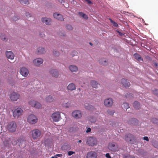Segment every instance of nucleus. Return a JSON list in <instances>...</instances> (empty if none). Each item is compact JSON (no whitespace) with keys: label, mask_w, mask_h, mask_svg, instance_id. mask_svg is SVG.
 Here are the masks:
<instances>
[{"label":"nucleus","mask_w":158,"mask_h":158,"mask_svg":"<svg viewBox=\"0 0 158 158\" xmlns=\"http://www.w3.org/2000/svg\"><path fill=\"white\" fill-rule=\"evenodd\" d=\"M64 6L66 7V8H67L68 7V5H67V6Z\"/></svg>","instance_id":"680f3d73"},{"label":"nucleus","mask_w":158,"mask_h":158,"mask_svg":"<svg viewBox=\"0 0 158 158\" xmlns=\"http://www.w3.org/2000/svg\"><path fill=\"white\" fill-rule=\"evenodd\" d=\"M78 142L79 143H81V140H79L78 141Z\"/></svg>","instance_id":"13d9d810"},{"label":"nucleus","mask_w":158,"mask_h":158,"mask_svg":"<svg viewBox=\"0 0 158 158\" xmlns=\"http://www.w3.org/2000/svg\"><path fill=\"white\" fill-rule=\"evenodd\" d=\"M113 103V100L110 98L105 99L104 101L105 105L107 107H110L111 106Z\"/></svg>","instance_id":"9b49d317"},{"label":"nucleus","mask_w":158,"mask_h":158,"mask_svg":"<svg viewBox=\"0 0 158 158\" xmlns=\"http://www.w3.org/2000/svg\"><path fill=\"white\" fill-rule=\"evenodd\" d=\"M36 101H35L33 100H31L29 101L28 102L29 104L32 107H34V105L36 102Z\"/></svg>","instance_id":"72a5a7b5"},{"label":"nucleus","mask_w":158,"mask_h":158,"mask_svg":"<svg viewBox=\"0 0 158 158\" xmlns=\"http://www.w3.org/2000/svg\"><path fill=\"white\" fill-rule=\"evenodd\" d=\"M91 84L92 87L94 88H96L98 87V83L95 81H91Z\"/></svg>","instance_id":"c756f323"},{"label":"nucleus","mask_w":158,"mask_h":158,"mask_svg":"<svg viewBox=\"0 0 158 158\" xmlns=\"http://www.w3.org/2000/svg\"><path fill=\"white\" fill-rule=\"evenodd\" d=\"M25 82H26V83H27V81H25Z\"/></svg>","instance_id":"0e129e2a"},{"label":"nucleus","mask_w":158,"mask_h":158,"mask_svg":"<svg viewBox=\"0 0 158 158\" xmlns=\"http://www.w3.org/2000/svg\"><path fill=\"white\" fill-rule=\"evenodd\" d=\"M109 20H110V22L112 24V25L114 26L115 27H118V25L117 23H116L114 21H113L110 18L109 19Z\"/></svg>","instance_id":"e433bc0d"},{"label":"nucleus","mask_w":158,"mask_h":158,"mask_svg":"<svg viewBox=\"0 0 158 158\" xmlns=\"http://www.w3.org/2000/svg\"><path fill=\"white\" fill-rule=\"evenodd\" d=\"M27 122L31 124H34L38 121V118L37 117L33 114L29 115L27 117Z\"/></svg>","instance_id":"7ed1b4c3"},{"label":"nucleus","mask_w":158,"mask_h":158,"mask_svg":"<svg viewBox=\"0 0 158 158\" xmlns=\"http://www.w3.org/2000/svg\"><path fill=\"white\" fill-rule=\"evenodd\" d=\"M20 3L22 5H28L29 3L28 0H19Z\"/></svg>","instance_id":"f704fd0d"},{"label":"nucleus","mask_w":158,"mask_h":158,"mask_svg":"<svg viewBox=\"0 0 158 158\" xmlns=\"http://www.w3.org/2000/svg\"><path fill=\"white\" fill-rule=\"evenodd\" d=\"M121 83L126 88H128L130 85V84L128 81L124 78L122 79Z\"/></svg>","instance_id":"f8f14e48"},{"label":"nucleus","mask_w":158,"mask_h":158,"mask_svg":"<svg viewBox=\"0 0 158 158\" xmlns=\"http://www.w3.org/2000/svg\"><path fill=\"white\" fill-rule=\"evenodd\" d=\"M114 110H108L107 111V113L108 114L112 115H113L114 113Z\"/></svg>","instance_id":"ea45409f"},{"label":"nucleus","mask_w":158,"mask_h":158,"mask_svg":"<svg viewBox=\"0 0 158 158\" xmlns=\"http://www.w3.org/2000/svg\"><path fill=\"white\" fill-rule=\"evenodd\" d=\"M152 93L158 96V90L157 89H155L152 91Z\"/></svg>","instance_id":"a19ab883"},{"label":"nucleus","mask_w":158,"mask_h":158,"mask_svg":"<svg viewBox=\"0 0 158 158\" xmlns=\"http://www.w3.org/2000/svg\"><path fill=\"white\" fill-rule=\"evenodd\" d=\"M54 17L56 19H57L59 21H62L64 19L62 15L60 14H58L57 13H55L53 14Z\"/></svg>","instance_id":"dca6fc26"},{"label":"nucleus","mask_w":158,"mask_h":158,"mask_svg":"<svg viewBox=\"0 0 158 158\" xmlns=\"http://www.w3.org/2000/svg\"><path fill=\"white\" fill-rule=\"evenodd\" d=\"M143 139L144 140H145L147 141H149V139H148V137L147 136H144L143 137Z\"/></svg>","instance_id":"3c124183"},{"label":"nucleus","mask_w":158,"mask_h":158,"mask_svg":"<svg viewBox=\"0 0 158 158\" xmlns=\"http://www.w3.org/2000/svg\"><path fill=\"white\" fill-rule=\"evenodd\" d=\"M38 53L43 54L45 52V50L44 48L42 47H39L37 49Z\"/></svg>","instance_id":"bb28decb"},{"label":"nucleus","mask_w":158,"mask_h":158,"mask_svg":"<svg viewBox=\"0 0 158 158\" xmlns=\"http://www.w3.org/2000/svg\"><path fill=\"white\" fill-rule=\"evenodd\" d=\"M86 143L89 146H93L97 144V141L96 138L90 137L87 139Z\"/></svg>","instance_id":"20e7f679"},{"label":"nucleus","mask_w":158,"mask_h":158,"mask_svg":"<svg viewBox=\"0 0 158 158\" xmlns=\"http://www.w3.org/2000/svg\"><path fill=\"white\" fill-rule=\"evenodd\" d=\"M154 65L156 67H157L158 66V64L157 63H155L154 64Z\"/></svg>","instance_id":"5fc2aeb1"},{"label":"nucleus","mask_w":158,"mask_h":158,"mask_svg":"<svg viewBox=\"0 0 158 158\" xmlns=\"http://www.w3.org/2000/svg\"><path fill=\"white\" fill-rule=\"evenodd\" d=\"M89 44L91 45V46L92 45V44L91 43H89Z\"/></svg>","instance_id":"052dcab7"},{"label":"nucleus","mask_w":158,"mask_h":158,"mask_svg":"<svg viewBox=\"0 0 158 158\" xmlns=\"http://www.w3.org/2000/svg\"><path fill=\"white\" fill-rule=\"evenodd\" d=\"M46 101L48 102H53L54 100L52 96L49 95L46 97L45 99Z\"/></svg>","instance_id":"393cba45"},{"label":"nucleus","mask_w":158,"mask_h":158,"mask_svg":"<svg viewBox=\"0 0 158 158\" xmlns=\"http://www.w3.org/2000/svg\"><path fill=\"white\" fill-rule=\"evenodd\" d=\"M6 57L8 59L11 60L13 59L14 58V55L11 51H7L6 53Z\"/></svg>","instance_id":"a211bd4d"},{"label":"nucleus","mask_w":158,"mask_h":158,"mask_svg":"<svg viewBox=\"0 0 158 158\" xmlns=\"http://www.w3.org/2000/svg\"><path fill=\"white\" fill-rule=\"evenodd\" d=\"M49 73L52 77H56L58 76V71L56 69H51Z\"/></svg>","instance_id":"2eb2a0df"},{"label":"nucleus","mask_w":158,"mask_h":158,"mask_svg":"<svg viewBox=\"0 0 158 158\" xmlns=\"http://www.w3.org/2000/svg\"><path fill=\"white\" fill-rule=\"evenodd\" d=\"M52 118L55 122H58L61 119L60 114L59 112H56L51 115Z\"/></svg>","instance_id":"39448f33"},{"label":"nucleus","mask_w":158,"mask_h":158,"mask_svg":"<svg viewBox=\"0 0 158 158\" xmlns=\"http://www.w3.org/2000/svg\"><path fill=\"white\" fill-rule=\"evenodd\" d=\"M118 33H119V34L120 35L121 34V33L119 32L118 31H117Z\"/></svg>","instance_id":"bf43d9fd"},{"label":"nucleus","mask_w":158,"mask_h":158,"mask_svg":"<svg viewBox=\"0 0 158 158\" xmlns=\"http://www.w3.org/2000/svg\"><path fill=\"white\" fill-rule=\"evenodd\" d=\"M43 61V60L42 59L39 58L34 60L33 63L35 65L37 66L42 64Z\"/></svg>","instance_id":"f3484780"},{"label":"nucleus","mask_w":158,"mask_h":158,"mask_svg":"<svg viewBox=\"0 0 158 158\" xmlns=\"http://www.w3.org/2000/svg\"><path fill=\"white\" fill-rule=\"evenodd\" d=\"M4 144V146L6 147H10V141H4L3 142Z\"/></svg>","instance_id":"2f4dec72"},{"label":"nucleus","mask_w":158,"mask_h":158,"mask_svg":"<svg viewBox=\"0 0 158 158\" xmlns=\"http://www.w3.org/2000/svg\"><path fill=\"white\" fill-rule=\"evenodd\" d=\"M53 54L55 56H58L59 55V53L58 52L55 51L53 52Z\"/></svg>","instance_id":"37998d69"},{"label":"nucleus","mask_w":158,"mask_h":158,"mask_svg":"<svg viewBox=\"0 0 158 158\" xmlns=\"http://www.w3.org/2000/svg\"><path fill=\"white\" fill-rule=\"evenodd\" d=\"M25 14V15L28 18L29 17H30L31 16V15H30V14L29 13H28V12H26Z\"/></svg>","instance_id":"a18cd8bd"},{"label":"nucleus","mask_w":158,"mask_h":158,"mask_svg":"<svg viewBox=\"0 0 158 158\" xmlns=\"http://www.w3.org/2000/svg\"><path fill=\"white\" fill-rule=\"evenodd\" d=\"M132 137L133 135H132L129 134L125 135V139L126 141L129 142L131 140Z\"/></svg>","instance_id":"b1692460"},{"label":"nucleus","mask_w":158,"mask_h":158,"mask_svg":"<svg viewBox=\"0 0 158 158\" xmlns=\"http://www.w3.org/2000/svg\"><path fill=\"white\" fill-rule=\"evenodd\" d=\"M133 106L136 109H139L140 108V105L139 102L138 101H135L133 103Z\"/></svg>","instance_id":"c85d7f7f"},{"label":"nucleus","mask_w":158,"mask_h":158,"mask_svg":"<svg viewBox=\"0 0 158 158\" xmlns=\"http://www.w3.org/2000/svg\"><path fill=\"white\" fill-rule=\"evenodd\" d=\"M13 15H12V16H10V17H12Z\"/></svg>","instance_id":"e2e57ef3"},{"label":"nucleus","mask_w":158,"mask_h":158,"mask_svg":"<svg viewBox=\"0 0 158 158\" xmlns=\"http://www.w3.org/2000/svg\"><path fill=\"white\" fill-rule=\"evenodd\" d=\"M97 156V154L96 152L91 151L88 153L87 158H96Z\"/></svg>","instance_id":"4468645a"},{"label":"nucleus","mask_w":158,"mask_h":158,"mask_svg":"<svg viewBox=\"0 0 158 158\" xmlns=\"http://www.w3.org/2000/svg\"><path fill=\"white\" fill-rule=\"evenodd\" d=\"M20 73L22 76L26 77L28 75L29 72L27 69L25 67H22L20 69Z\"/></svg>","instance_id":"9d476101"},{"label":"nucleus","mask_w":158,"mask_h":158,"mask_svg":"<svg viewBox=\"0 0 158 158\" xmlns=\"http://www.w3.org/2000/svg\"><path fill=\"white\" fill-rule=\"evenodd\" d=\"M33 107L38 109H40L42 108V105L39 102L36 101Z\"/></svg>","instance_id":"cd10ccee"},{"label":"nucleus","mask_w":158,"mask_h":158,"mask_svg":"<svg viewBox=\"0 0 158 158\" xmlns=\"http://www.w3.org/2000/svg\"><path fill=\"white\" fill-rule=\"evenodd\" d=\"M60 154H57L56 155V156H60Z\"/></svg>","instance_id":"4d7b16f0"},{"label":"nucleus","mask_w":158,"mask_h":158,"mask_svg":"<svg viewBox=\"0 0 158 158\" xmlns=\"http://www.w3.org/2000/svg\"><path fill=\"white\" fill-rule=\"evenodd\" d=\"M79 15L81 16L84 19H87L88 18L87 15L82 12H79Z\"/></svg>","instance_id":"473e14b6"},{"label":"nucleus","mask_w":158,"mask_h":158,"mask_svg":"<svg viewBox=\"0 0 158 158\" xmlns=\"http://www.w3.org/2000/svg\"><path fill=\"white\" fill-rule=\"evenodd\" d=\"M19 95L15 92L12 93L10 95V99L13 101H16L19 99Z\"/></svg>","instance_id":"6e6552de"},{"label":"nucleus","mask_w":158,"mask_h":158,"mask_svg":"<svg viewBox=\"0 0 158 158\" xmlns=\"http://www.w3.org/2000/svg\"><path fill=\"white\" fill-rule=\"evenodd\" d=\"M109 149L113 152H115L118 151V148L115 145V143L114 142L110 143L108 146Z\"/></svg>","instance_id":"1a4fd4ad"},{"label":"nucleus","mask_w":158,"mask_h":158,"mask_svg":"<svg viewBox=\"0 0 158 158\" xmlns=\"http://www.w3.org/2000/svg\"><path fill=\"white\" fill-rule=\"evenodd\" d=\"M122 107L124 110H127L129 108V105L128 103L126 102L123 103L122 105Z\"/></svg>","instance_id":"a878e982"},{"label":"nucleus","mask_w":158,"mask_h":158,"mask_svg":"<svg viewBox=\"0 0 158 158\" xmlns=\"http://www.w3.org/2000/svg\"><path fill=\"white\" fill-rule=\"evenodd\" d=\"M75 153V152L73 151H69L68 152V154L69 156H71Z\"/></svg>","instance_id":"49530a36"},{"label":"nucleus","mask_w":158,"mask_h":158,"mask_svg":"<svg viewBox=\"0 0 158 158\" xmlns=\"http://www.w3.org/2000/svg\"><path fill=\"white\" fill-rule=\"evenodd\" d=\"M89 4H93L92 2L90 0H85Z\"/></svg>","instance_id":"09e8293b"},{"label":"nucleus","mask_w":158,"mask_h":158,"mask_svg":"<svg viewBox=\"0 0 158 158\" xmlns=\"http://www.w3.org/2000/svg\"><path fill=\"white\" fill-rule=\"evenodd\" d=\"M51 158H57V157L56 156H52L51 157Z\"/></svg>","instance_id":"6e6d98bb"},{"label":"nucleus","mask_w":158,"mask_h":158,"mask_svg":"<svg viewBox=\"0 0 158 158\" xmlns=\"http://www.w3.org/2000/svg\"><path fill=\"white\" fill-rule=\"evenodd\" d=\"M11 19L13 21H16L18 19V16H15L13 17H12Z\"/></svg>","instance_id":"79ce46f5"},{"label":"nucleus","mask_w":158,"mask_h":158,"mask_svg":"<svg viewBox=\"0 0 158 158\" xmlns=\"http://www.w3.org/2000/svg\"><path fill=\"white\" fill-rule=\"evenodd\" d=\"M0 38L4 41H7V39L5 35L3 34H1L0 35Z\"/></svg>","instance_id":"7c9ffc66"},{"label":"nucleus","mask_w":158,"mask_h":158,"mask_svg":"<svg viewBox=\"0 0 158 158\" xmlns=\"http://www.w3.org/2000/svg\"><path fill=\"white\" fill-rule=\"evenodd\" d=\"M69 70L72 72H76L78 70V68L76 66L71 65L69 66Z\"/></svg>","instance_id":"4be33fe9"},{"label":"nucleus","mask_w":158,"mask_h":158,"mask_svg":"<svg viewBox=\"0 0 158 158\" xmlns=\"http://www.w3.org/2000/svg\"><path fill=\"white\" fill-rule=\"evenodd\" d=\"M23 111L21 108H17L13 111V116L15 118H18L22 114Z\"/></svg>","instance_id":"423d86ee"},{"label":"nucleus","mask_w":158,"mask_h":158,"mask_svg":"<svg viewBox=\"0 0 158 158\" xmlns=\"http://www.w3.org/2000/svg\"><path fill=\"white\" fill-rule=\"evenodd\" d=\"M7 127L9 131L11 132H13L16 131L17 128V125L15 122H11L8 123Z\"/></svg>","instance_id":"f257e3e1"},{"label":"nucleus","mask_w":158,"mask_h":158,"mask_svg":"<svg viewBox=\"0 0 158 158\" xmlns=\"http://www.w3.org/2000/svg\"><path fill=\"white\" fill-rule=\"evenodd\" d=\"M66 28L67 29L69 30H71L73 29L72 26L70 25H67L66 26Z\"/></svg>","instance_id":"58836bf2"},{"label":"nucleus","mask_w":158,"mask_h":158,"mask_svg":"<svg viewBox=\"0 0 158 158\" xmlns=\"http://www.w3.org/2000/svg\"><path fill=\"white\" fill-rule=\"evenodd\" d=\"M41 134V131L38 129H34L31 131V136L34 139H37L40 137Z\"/></svg>","instance_id":"f03ea898"},{"label":"nucleus","mask_w":158,"mask_h":158,"mask_svg":"<svg viewBox=\"0 0 158 158\" xmlns=\"http://www.w3.org/2000/svg\"><path fill=\"white\" fill-rule=\"evenodd\" d=\"M152 121L154 123L158 125V119L155 118H153Z\"/></svg>","instance_id":"c03bdc74"},{"label":"nucleus","mask_w":158,"mask_h":158,"mask_svg":"<svg viewBox=\"0 0 158 158\" xmlns=\"http://www.w3.org/2000/svg\"><path fill=\"white\" fill-rule=\"evenodd\" d=\"M126 158H135L133 156H128L126 157Z\"/></svg>","instance_id":"864d4df0"},{"label":"nucleus","mask_w":158,"mask_h":158,"mask_svg":"<svg viewBox=\"0 0 158 158\" xmlns=\"http://www.w3.org/2000/svg\"><path fill=\"white\" fill-rule=\"evenodd\" d=\"M106 157L107 158H111V157L110 156L109 153H107L106 154Z\"/></svg>","instance_id":"8fccbe9b"},{"label":"nucleus","mask_w":158,"mask_h":158,"mask_svg":"<svg viewBox=\"0 0 158 158\" xmlns=\"http://www.w3.org/2000/svg\"><path fill=\"white\" fill-rule=\"evenodd\" d=\"M135 58L138 61L142 63L143 62V59L141 56L138 53H135L134 55Z\"/></svg>","instance_id":"aec40b11"},{"label":"nucleus","mask_w":158,"mask_h":158,"mask_svg":"<svg viewBox=\"0 0 158 158\" xmlns=\"http://www.w3.org/2000/svg\"><path fill=\"white\" fill-rule=\"evenodd\" d=\"M82 115L81 111L78 110L74 111L72 113L73 117L76 119L81 118L82 116Z\"/></svg>","instance_id":"0eeeda50"},{"label":"nucleus","mask_w":158,"mask_h":158,"mask_svg":"<svg viewBox=\"0 0 158 158\" xmlns=\"http://www.w3.org/2000/svg\"><path fill=\"white\" fill-rule=\"evenodd\" d=\"M42 22L46 25H49L51 24V20L50 18H43L41 19Z\"/></svg>","instance_id":"ddd939ff"},{"label":"nucleus","mask_w":158,"mask_h":158,"mask_svg":"<svg viewBox=\"0 0 158 158\" xmlns=\"http://www.w3.org/2000/svg\"><path fill=\"white\" fill-rule=\"evenodd\" d=\"M99 63L104 65H106L107 64V61L106 60H104L103 59L100 60Z\"/></svg>","instance_id":"4c0bfd02"},{"label":"nucleus","mask_w":158,"mask_h":158,"mask_svg":"<svg viewBox=\"0 0 158 158\" xmlns=\"http://www.w3.org/2000/svg\"><path fill=\"white\" fill-rule=\"evenodd\" d=\"M63 106L65 107L68 108L69 107V106L68 105V104L66 103H63Z\"/></svg>","instance_id":"de8ad7c7"},{"label":"nucleus","mask_w":158,"mask_h":158,"mask_svg":"<svg viewBox=\"0 0 158 158\" xmlns=\"http://www.w3.org/2000/svg\"><path fill=\"white\" fill-rule=\"evenodd\" d=\"M138 120L135 118H132L128 121L129 124L133 125H136L138 123Z\"/></svg>","instance_id":"412c9836"},{"label":"nucleus","mask_w":158,"mask_h":158,"mask_svg":"<svg viewBox=\"0 0 158 158\" xmlns=\"http://www.w3.org/2000/svg\"><path fill=\"white\" fill-rule=\"evenodd\" d=\"M22 142H23V141H22L20 138L18 139H14L12 141V144L13 145H16L18 143L20 142L21 143Z\"/></svg>","instance_id":"5701e85b"},{"label":"nucleus","mask_w":158,"mask_h":158,"mask_svg":"<svg viewBox=\"0 0 158 158\" xmlns=\"http://www.w3.org/2000/svg\"><path fill=\"white\" fill-rule=\"evenodd\" d=\"M67 88L69 90L72 91L76 89V87L74 84L71 83L68 85Z\"/></svg>","instance_id":"6ab92c4d"},{"label":"nucleus","mask_w":158,"mask_h":158,"mask_svg":"<svg viewBox=\"0 0 158 158\" xmlns=\"http://www.w3.org/2000/svg\"><path fill=\"white\" fill-rule=\"evenodd\" d=\"M84 106L85 108L88 110H90L93 107V106L89 105L88 103H86L84 104Z\"/></svg>","instance_id":"c9c22d12"},{"label":"nucleus","mask_w":158,"mask_h":158,"mask_svg":"<svg viewBox=\"0 0 158 158\" xmlns=\"http://www.w3.org/2000/svg\"><path fill=\"white\" fill-rule=\"evenodd\" d=\"M91 131V128L90 127H89L87 128V129L86 131V132L87 133H88V132H90Z\"/></svg>","instance_id":"603ef678"}]
</instances>
